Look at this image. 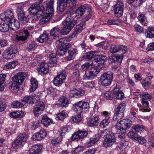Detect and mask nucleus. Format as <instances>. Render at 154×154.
Masks as SVG:
<instances>
[{"mask_svg":"<svg viewBox=\"0 0 154 154\" xmlns=\"http://www.w3.org/2000/svg\"><path fill=\"white\" fill-rule=\"evenodd\" d=\"M113 78V73L112 72L108 71L104 73L100 78L101 84L105 86L109 85L111 84Z\"/></svg>","mask_w":154,"mask_h":154,"instance_id":"423d86ee","label":"nucleus"},{"mask_svg":"<svg viewBox=\"0 0 154 154\" xmlns=\"http://www.w3.org/2000/svg\"><path fill=\"white\" fill-rule=\"evenodd\" d=\"M38 11H36V13L35 15H36L37 17L38 18L40 17L44 14L43 11L45 10V7L43 6H41Z\"/></svg>","mask_w":154,"mask_h":154,"instance_id":"680f3d73","label":"nucleus"},{"mask_svg":"<svg viewBox=\"0 0 154 154\" xmlns=\"http://www.w3.org/2000/svg\"><path fill=\"white\" fill-rule=\"evenodd\" d=\"M83 151V147H78L72 152V154H79Z\"/></svg>","mask_w":154,"mask_h":154,"instance_id":"774afa93","label":"nucleus"},{"mask_svg":"<svg viewBox=\"0 0 154 154\" xmlns=\"http://www.w3.org/2000/svg\"><path fill=\"white\" fill-rule=\"evenodd\" d=\"M107 57L105 56H100L93 60L94 62L97 63L98 64H103L106 61Z\"/></svg>","mask_w":154,"mask_h":154,"instance_id":"ea45409f","label":"nucleus"},{"mask_svg":"<svg viewBox=\"0 0 154 154\" xmlns=\"http://www.w3.org/2000/svg\"><path fill=\"white\" fill-rule=\"evenodd\" d=\"M1 19L6 22H9L11 21L12 19H14V16L13 13L10 10H7L4 13L1 14Z\"/></svg>","mask_w":154,"mask_h":154,"instance_id":"ddd939ff","label":"nucleus"},{"mask_svg":"<svg viewBox=\"0 0 154 154\" xmlns=\"http://www.w3.org/2000/svg\"><path fill=\"white\" fill-rule=\"evenodd\" d=\"M9 27L12 29L16 30L17 29L20 27L19 22L15 19H12L11 21L8 22Z\"/></svg>","mask_w":154,"mask_h":154,"instance_id":"cd10ccee","label":"nucleus"},{"mask_svg":"<svg viewBox=\"0 0 154 154\" xmlns=\"http://www.w3.org/2000/svg\"><path fill=\"white\" fill-rule=\"evenodd\" d=\"M66 117L65 111H62L57 114V118L60 120H63Z\"/></svg>","mask_w":154,"mask_h":154,"instance_id":"09e8293b","label":"nucleus"},{"mask_svg":"<svg viewBox=\"0 0 154 154\" xmlns=\"http://www.w3.org/2000/svg\"><path fill=\"white\" fill-rule=\"evenodd\" d=\"M123 58V55L121 54L115 56H111L109 57V60L111 62L117 63L120 64L122 62Z\"/></svg>","mask_w":154,"mask_h":154,"instance_id":"412c9836","label":"nucleus"},{"mask_svg":"<svg viewBox=\"0 0 154 154\" xmlns=\"http://www.w3.org/2000/svg\"><path fill=\"white\" fill-rule=\"evenodd\" d=\"M136 139H135V140L138 141V143L141 144H143L145 143L146 142V140L143 137L140 136H138L137 137H136Z\"/></svg>","mask_w":154,"mask_h":154,"instance_id":"338daca9","label":"nucleus"},{"mask_svg":"<svg viewBox=\"0 0 154 154\" xmlns=\"http://www.w3.org/2000/svg\"><path fill=\"white\" fill-rule=\"evenodd\" d=\"M37 46V45L35 43L32 42H29L27 45V48L29 51L34 50Z\"/></svg>","mask_w":154,"mask_h":154,"instance_id":"3c124183","label":"nucleus"},{"mask_svg":"<svg viewBox=\"0 0 154 154\" xmlns=\"http://www.w3.org/2000/svg\"><path fill=\"white\" fill-rule=\"evenodd\" d=\"M41 148L40 146L35 145L32 146L29 152V154H38L41 151Z\"/></svg>","mask_w":154,"mask_h":154,"instance_id":"c756f323","label":"nucleus"},{"mask_svg":"<svg viewBox=\"0 0 154 154\" xmlns=\"http://www.w3.org/2000/svg\"><path fill=\"white\" fill-rule=\"evenodd\" d=\"M82 117L81 116V115L80 114H79L75 116L72 118V120L74 122H78L81 121L82 119Z\"/></svg>","mask_w":154,"mask_h":154,"instance_id":"bf43d9fd","label":"nucleus"},{"mask_svg":"<svg viewBox=\"0 0 154 154\" xmlns=\"http://www.w3.org/2000/svg\"><path fill=\"white\" fill-rule=\"evenodd\" d=\"M125 132L121 131L120 134H119L118 133H117V134H119L117 135L118 138L119 140H120L121 141H122L123 142H121V143L122 144V148L121 149H120V147H118L117 148L118 149H120V151H122L123 149H125V143H123V140H125Z\"/></svg>","mask_w":154,"mask_h":154,"instance_id":"a878e982","label":"nucleus"},{"mask_svg":"<svg viewBox=\"0 0 154 154\" xmlns=\"http://www.w3.org/2000/svg\"><path fill=\"white\" fill-rule=\"evenodd\" d=\"M22 112V111L14 112L10 113V116L11 117L13 118H19L22 116L21 114Z\"/></svg>","mask_w":154,"mask_h":154,"instance_id":"6e6d98bb","label":"nucleus"},{"mask_svg":"<svg viewBox=\"0 0 154 154\" xmlns=\"http://www.w3.org/2000/svg\"><path fill=\"white\" fill-rule=\"evenodd\" d=\"M110 121L109 117L105 118L100 122V125L102 128H105L108 126L109 123Z\"/></svg>","mask_w":154,"mask_h":154,"instance_id":"8fccbe9b","label":"nucleus"},{"mask_svg":"<svg viewBox=\"0 0 154 154\" xmlns=\"http://www.w3.org/2000/svg\"><path fill=\"white\" fill-rule=\"evenodd\" d=\"M77 50L75 48H71L68 51L69 56L70 58V60H72L76 55Z\"/></svg>","mask_w":154,"mask_h":154,"instance_id":"49530a36","label":"nucleus"},{"mask_svg":"<svg viewBox=\"0 0 154 154\" xmlns=\"http://www.w3.org/2000/svg\"><path fill=\"white\" fill-rule=\"evenodd\" d=\"M84 27L85 26H83V25L81 24L77 26L76 27L75 30L72 33L71 36V37L74 38L76 36V34L78 33L81 32Z\"/></svg>","mask_w":154,"mask_h":154,"instance_id":"c03bdc74","label":"nucleus"},{"mask_svg":"<svg viewBox=\"0 0 154 154\" xmlns=\"http://www.w3.org/2000/svg\"><path fill=\"white\" fill-rule=\"evenodd\" d=\"M27 73L20 72L16 74L12 78L13 81L18 85H21L26 76Z\"/></svg>","mask_w":154,"mask_h":154,"instance_id":"9b49d317","label":"nucleus"},{"mask_svg":"<svg viewBox=\"0 0 154 154\" xmlns=\"http://www.w3.org/2000/svg\"><path fill=\"white\" fill-rule=\"evenodd\" d=\"M29 32L27 30H24L20 32V35H16V39L18 41H23L26 40L29 35Z\"/></svg>","mask_w":154,"mask_h":154,"instance_id":"5701e85b","label":"nucleus"},{"mask_svg":"<svg viewBox=\"0 0 154 154\" xmlns=\"http://www.w3.org/2000/svg\"><path fill=\"white\" fill-rule=\"evenodd\" d=\"M67 40L64 38H61L57 42V49L56 54L52 53L50 55L48 62L53 65L56 64L57 61L56 55L59 56L64 55L66 52V50L71 46V44L66 43Z\"/></svg>","mask_w":154,"mask_h":154,"instance_id":"f257e3e1","label":"nucleus"},{"mask_svg":"<svg viewBox=\"0 0 154 154\" xmlns=\"http://www.w3.org/2000/svg\"><path fill=\"white\" fill-rule=\"evenodd\" d=\"M89 8L90 7H88L87 5H81L76 9L75 12L76 16L81 17L84 14L85 10H88Z\"/></svg>","mask_w":154,"mask_h":154,"instance_id":"393cba45","label":"nucleus"},{"mask_svg":"<svg viewBox=\"0 0 154 154\" xmlns=\"http://www.w3.org/2000/svg\"><path fill=\"white\" fill-rule=\"evenodd\" d=\"M9 28L8 22L3 21L0 24V30L2 32H7L8 31Z\"/></svg>","mask_w":154,"mask_h":154,"instance_id":"58836bf2","label":"nucleus"},{"mask_svg":"<svg viewBox=\"0 0 154 154\" xmlns=\"http://www.w3.org/2000/svg\"><path fill=\"white\" fill-rule=\"evenodd\" d=\"M58 103L62 107H66L68 106V101L67 98L64 96H61L60 98Z\"/></svg>","mask_w":154,"mask_h":154,"instance_id":"f704fd0d","label":"nucleus"},{"mask_svg":"<svg viewBox=\"0 0 154 154\" xmlns=\"http://www.w3.org/2000/svg\"><path fill=\"white\" fill-rule=\"evenodd\" d=\"M145 34L147 38L154 37V29L152 27L148 28L146 29Z\"/></svg>","mask_w":154,"mask_h":154,"instance_id":"a19ab883","label":"nucleus"},{"mask_svg":"<svg viewBox=\"0 0 154 154\" xmlns=\"http://www.w3.org/2000/svg\"><path fill=\"white\" fill-rule=\"evenodd\" d=\"M138 19L142 25L146 26H147V20L144 14H141L139 15L138 16Z\"/></svg>","mask_w":154,"mask_h":154,"instance_id":"79ce46f5","label":"nucleus"},{"mask_svg":"<svg viewBox=\"0 0 154 154\" xmlns=\"http://www.w3.org/2000/svg\"><path fill=\"white\" fill-rule=\"evenodd\" d=\"M71 93L73 94L74 96L79 97L85 94V92L83 89H79L78 90H72L71 91Z\"/></svg>","mask_w":154,"mask_h":154,"instance_id":"c9c22d12","label":"nucleus"},{"mask_svg":"<svg viewBox=\"0 0 154 154\" xmlns=\"http://www.w3.org/2000/svg\"><path fill=\"white\" fill-rule=\"evenodd\" d=\"M57 10L61 12H63L64 11L66 8L67 4L65 2H61L59 0L57 2Z\"/></svg>","mask_w":154,"mask_h":154,"instance_id":"2f4dec72","label":"nucleus"},{"mask_svg":"<svg viewBox=\"0 0 154 154\" xmlns=\"http://www.w3.org/2000/svg\"><path fill=\"white\" fill-rule=\"evenodd\" d=\"M41 122L45 126L47 127L51 123V120L48 118L46 115H45L42 117Z\"/></svg>","mask_w":154,"mask_h":154,"instance_id":"37998d69","label":"nucleus"},{"mask_svg":"<svg viewBox=\"0 0 154 154\" xmlns=\"http://www.w3.org/2000/svg\"><path fill=\"white\" fill-rule=\"evenodd\" d=\"M88 132L85 131H79L75 133L71 137L72 140H76L77 141L80 139H83L86 137L88 135Z\"/></svg>","mask_w":154,"mask_h":154,"instance_id":"2eb2a0df","label":"nucleus"},{"mask_svg":"<svg viewBox=\"0 0 154 154\" xmlns=\"http://www.w3.org/2000/svg\"><path fill=\"white\" fill-rule=\"evenodd\" d=\"M12 107L15 108H18L23 106L24 105L23 103H21L20 102L16 101L13 103Z\"/></svg>","mask_w":154,"mask_h":154,"instance_id":"e2e57ef3","label":"nucleus"},{"mask_svg":"<svg viewBox=\"0 0 154 154\" xmlns=\"http://www.w3.org/2000/svg\"><path fill=\"white\" fill-rule=\"evenodd\" d=\"M141 84L143 87L145 89L149 88L151 85L150 81H149L146 79L142 81Z\"/></svg>","mask_w":154,"mask_h":154,"instance_id":"4d7b16f0","label":"nucleus"},{"mask_svg":"<svg viewBox=\"0 0 154 154\" xmlns=\"http://www.w3.org/2000/svg\"><path fill=\"white\" fill-rule=\"evenodd\" d=\"M122 50L123 53H125L127 50V47L123 45H116L112 44L110 46V51L112 53H114Z\"/></svg>","mask_w":154,"mask_h":154,"instance_id":"4468645a","label":"nucleus"},{"mask_svg":"<svg viewBox=\"0 0 154 154\" xmlns=\"http://www.w3.org/2000/svg\"><path fill=\"white\" fill-rule=\"evenodd\" d=\"M66 76V72L62 70L58 73L57 76L53 80L54 84L56 86H60L62 85L63 82Z\"/></svg>","mask_w":154,"mask_h":154,"instance_id":"6e6552de","label":"nucleus"},{"mask_svg":"<svg viewBox=\"0 0 154 154\" xmlns=\"http://www.w3.org/2000/svg\"><path fill=\"white\" fill-rule=\"evenodd\" d=\"M46 134V131L45 130H41L38 132L33 135V139L35 140H40L45 137Z\"/></svg>","mask_w":154,"mask_h":154,"instance_id":"4be33fe9","label":"nucleus"},{"mask_svg":"<svg viewBox=\"0 0 154 154\" xmlns=\"http://www.w3.org/2000/svg\"><path fill=\"white\" fill-rule=\"evenodd\" d=\"M131 122L129 119H123L116 125V129L117 133L120 134L121 131H125L128 129L131 126Z\"/></svg>","mask_w":154,"mask_h":154,"instance_id":"20e7f679","label":"nucleus"},{"mask_svg":"<svg viewBox=\"0 0 154 154\" xmlns=\"http://www.w3.org/2000/svg\"><path fill=\"white\" fill-rule=\"evenodd\" d=\"M124 95L122 91L119 89H114L113 91V96L116 99L122 100L124 97Z\"/></svg>","mask_w":154,"mask_h":154,"instance_id":"b1692460","label":"nucleus"},{"mask_svg":"<svg viewBox=\"0 0 154 154\" xmlns=\"http://www.w3.org/2000/svg\"><path fill=\"white\" fill-rule=\"evenodd\" d=\"M17 84L15 82L10 84L9 88L10 90L13 92H15L16 90H18L19 87Z\"/></svg>","mask_w":154,"mask_h":154,"instance_id":"864d4df0","label":"nucleus"},{"mask_svg":"<svg viewBox=\"0 0 154 154\" xmlns=\"http://www.w3.org/2000/svg\"><path fill=\"white\" fill-rule=\"evenodd\" d=\"M99 140V135H95L90 139L89 141L86 143V146L87 147L92 146Z\"/></svg>","mask_w":154,"mask_h":154,"instance_id":"c85d7f7f","label":"nucleus"},{"mask_svg":"<svg viewBox=\"0 0 154 154\" xmlns=\"http://www.w3.org/2000/svg\"><path fill=\"white\" fill-rule=\"evenodd\" d=\"M93 62L90 61L85 63L81 66L82 69L85 71V74L88 79H93L100 72V69L99 67L94 68Z\"/></svg>","mask_w":154,"mask_h":154,"instance_id":"f03ea898","label":"nucleus"},{"mask_svg":"<svg viewBox=\"0 0 154 154\" xmlns=\"http://www.w3.org/2000/svg\"><path fill=\"white\" fill-rule=\"evenodd\" d=\"M17 65V63L14 61H13L10 62L8 64L5 66L6 69H12L15 67Z\"/></svg>","mask_w":154,"mask_h":154,"instance_id":"69168bd1","label":"nucleus"},{"mask_svg":"<svg viewBox=\"0 0 154 154\" xmlns=\"http://www.w3.org/2000/svg\"><path fill=\"white\" fill-rule=\"evenodd\" d=\"M98 116H97L89 120L87 122V124L90 127H95L97 126L99 124Z\"/></svg>","mask_w":154,"mask_h":154,"instance_id":"bb28decb","label":"nucleus"},{"mask_svg":"<svg viewBox=\"0 0 154 154\" xmlns=\"http://www.w3.org/2000/svg\"><path fill=\"white\" fill-rule=\"evenodd\" d=\"M76 23V20H74L71 16L67 17L63 22V27L61 30V33L63 35L67 34L73 28Z\"/></svg>","mask_w":154,"mask_h":154,"instance_id":"7ed1b4c3","label":"nucleus"},{"mask_svg":"<svg viewBox=\"0 0 154 154\" xmlns=\"http://www.w3.org/2000/svg\"><path fill=\"white\" fill-rule=\"evenodd\" d=\"M125 105L124 103H122L119 104L116 109V112L114 114L113 119H114L115 117H118L116 119L120 118L121 116H119V115H122L123 112L125 110Z\"/></svg>","mask_w":154,"mask_h":154,"instance_id":"f3484780","label":"nucleus"},{"mask_svg":"<svg viewBox=\"0 0 154 154\" xmlns=\"http://www.w3.org/2000/svg\"><path fill=\"white\" fill-rule=\"evenodd\" d=\"M116 139L114 134L111 132L103 141L104 147H107L112 146L115 142Z\"/></svg>","mask_w":154,"mask_h":154,"instance_id":"f8f14e48","label":"nucleus"},{"mask_svg":"<svg viewBox=\"0 0 154 154\" xmlns=\"http://www.w3.org/2000/svg\"><path fill=\"white\" fill-rule=\"evenodd\" d=\"M49 66L48 64L42 62L37 67V70L39 74H46L48 71Z\"/></svg>","mask_w":154,"mask_h":154,"instance_id":"6ab92c4d","label":"nucleus"},{"mask_svg":"<svg viewBox=\"0 0 154 154\" xmlns=\"http://www.w3.org/2000/svg\"><path fill=\"white\" fill-rule=\"evenodd\" d=\"M38 82L37 80L34 78L31 79L30 88L29 90L31 92L35 91L38 87Z\"/></svg>","mask_w":154,"mask_h":154,"instance_id":"72a5a7b5","label":"nucleus"},{"mask_svg":"<svg viewBox=\"0 0 154 154\" xmlns=\"http://www.w3.org/2000/svg\"><path fill=\"white\" fill-rule=\"evenodd\" d=\"M49 38V34L44 32L39 37L37 38V41L40 43H44L47 42Z\"/></svg>","mask_w":154,"mask_h":154,"instance_id":"7c9ffc66","label":"nucleus"},{"mask_svg":"<svg viewBox=\"0 0 154 154\" xmlns=\"http://www.w3.org/2000/svg\"><path fill=\"white\" fill-rule=\"evenodd\" d=\"M22 101L23 103V104H25L26 103H28L29 104H32V103H31L32 102V97L30 96L24 97Z\"/></svg>","mask_w":154,"mask_h":154,"instance_id":"5fc2aeb1","label":"nucleus"},{"mask_svg":"<svg viewBox=\"0 0 154 154\" xmlns=\"http://www.w3.org/2000/svg\"><path fill=\"white\" fill-rule=\"evenodd\" d=\"M27 138V136L25 133L19 134L12 144V147L14 148H17L18 147L22 146L26 142Z\"/></svg>","mask_w":154,"mask_h":154,"instance_id":"0eeeda50","label":"nucleus"},{"mask_svg":"<svg viewBox=\"0 0 154 154\" xmlns=\"http://www.w3.org/2000/svg\"><path fill=\"white\" fill-rule=\"evenodd\" d=\"M61 30L57 27L54 28L50 32V34L55 38L58 37L61 33Z\"/></svg>","mask_w":154,"mask_h":154,"instance_id":"4c0bfd02","label":"nucleus"},{"mask_svg":"<svg viewBox=\"0 0 154 154\" xmlns=\"http://www.w3.org/2000/svg\"><path fill=\"white\" fill-rule=\"evenodd\" d=\"M89 107V104L88 102L81 101L73 105L72 108L74 112L78 114H81L87 111Z\"/></svg>","mask_w":154,"mask_h":154,"instance_id":"39448f33","label":"nucleus"},{"mask_svg":"<svg viewBox=\"0 0 154 154\" xmlns=\"http://www.w3.org/2000/svg\"><path fill=\"white\" fill-rule=\"evenodd\" d=\"M140 97L143 100H150L152 98L151 96L148 93H145L140 95Z\"/></svg>","mask_w":154,"mask_h":154,"instance_id":"0e129e2a","label":"nucleus"},{"mask_svg":"<svg viewBox=\"0 0 154 154\" xmlns=\"http://www.w3.org/2000/svg\"><path fill=\"white\" fill-rule=\"evenodd\" d=\"M39 5L38 4H36L32 5L31 7L29 9V11L30 14L32 15L35 14L36 13V11H38L39 8H40Z\"/></svg>","mask_w":154,"mask_h":154,"instance_id":"473e14b6","label":"nucleus"},{"mask_svg":"<svg viewBox=\"0 0 154 154\" xmlns=\"http://www.w3.org/2000/svg\"><path fill=\"white\" fill-rule=\"evenodd\" d=\"M45 105L42 102H40L37 104L33 108V112L35 115L38 116L39 115L42 113L44 110Z\"/></svg>","mask_w":154,"mask_h":154,"instance_id":"dca6fc26","label":"nucleus"},{"mask_svg":"<svg viewBox=\"0 0 154 154\" xmlns=\"http://www.w3.org/2000/svg\"><path fill=\"white\" fill-rule=\"evenodd\" d=\"M97 53L96 51H90L86 54L83 57L84 60L85 59V60H90L92 58L94 57L96 55Z\"/></svg>","mask_w":154,"mask_h":154,"instance_id":"e433bc0d","label":"nucleus"},{"mask_svg":"<svg viewBox=\"0 0 154 154\" xmlns=\"http://www.w3.org/2000/svg\"><path fill=\"white\" fill-rule=\"evenodd\" d=\"M32 102H31L32 103V104L34 103L38 104L40 101H39L40 100V96L39 95H36L34 94V95H32Z\"/></svg>","mask_w":154,"mask_h":154,"instance_id":"603ef678","label":"nucleus"},{"mask_svg":"<svg viewBox=\"0 0 154 154\" xmlns=\"http://www.w3.org/2000/svg\"><path fill=\"white\" fill-rule=\"evenodd\" d=\"M144 126L139 124L134 125L133 126L132 128L137 132H141L144 130Z\"/></svg>","mask_w":154,"mask_h":154,"instance_id":"de8ad7c7","label":"nucleus"},{"mask_svg":"<svg viewBox=\"0 0 154 154\" xmlns=\"http://www.w3.org/2000/svg\"><path fill=\"white\" fill-rule=\"evenodd\" d=\"M17 52V50L14 47H11L4 51L3 57L7 60L13 58L15 57V55Z\"/></svg>","mask_w":154,"mask_h":154,"instance_id":"9d476101","label":"nucleus"},{"mask_svg":"<svg viewBox=\"0 0 154 154\" xmlns=\"http://www.w3.org/2000/svg\"><path fill=\"white\" fill-rule=\"evenodd\" d=\"M124 8V4L122 2H118L113 8L115 16L117 17H120L122 16Z\"/></svg>","mask_w":154,"mask_h":154,"instance_id":"1a4fd4ad","label":"nucleus"},{"mask_svg":"<svg viewBox=\"0 0 154 154\" xmlns=\"http://www.w3.org/2000/svg\"><path fill=\"white\" fill-rule=\"evenodd\" d=\"M51 17L46 14V15L41 19L40 21V24H42L46 23L48 21Z\"/></svg>","mask_w":154,"mask_h":154,"instance_id":"13d9d810","label":"nucleus"},{"mask_svg":"<svg viewBox=\"0 0 154 154\" xmlns=\"http://www.w3.org/2000/svg\"><path fill=\"white\" fill-rule=\"evenodd\" d=\"M111 132L108 129H105L103 131H100V133L96 135H98L99 137V139L100 137L104 138L105 137H107L108 135L110 134Z\"/></svg>","mask_w":154,"mask_h":154,"instance_id":"a18cd8bd","label":"nucleus"},{"mask_svg":"<svg viewBox=\"0 0 154 154\" xmlns=\"http://www.w3.org/2000/svg\"><path fill=\"white\" fill-rule=\"evenodd\" d=\"M18 19L20 21L24 23H27L29 20V16L26 15L23 11H21L20 13H18Z\"/></svg>","mask_w":154,"mask_h":154,"instance_id":"aec40b11","label":"nucleus"},{"mask_svg":"<svg viewBox=\"0 0 154 154\" xmlns=\"http://www.w3.org/2000/svg\"><path fill=\"white\" fill-rule=\"evenodd\" d=\"M54 1L50 0L46 4V14L51 17L54 12Z\"/></svg>","mask_w":154,"mask_h":154,"instance_id":"a211bd4d","label":"nucleus"},{"mask_svg":"<svg viewBox=\"0 0 154 154\" xmlns=\"http://www.w3.org/2000/svg\"><path fill=\"white\" fill-rule=\"evenodd\" d=\"M92 15V12L91 8H88L87 14H86V16H84V20L85 21H88L91 17Z\"/></svg>","mask_w":154,"mask_h":154,"instance_id":"052dcab7","label":"nucleus"}]
</instances>
